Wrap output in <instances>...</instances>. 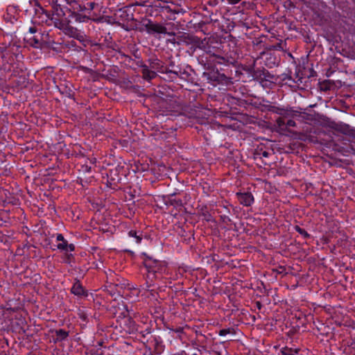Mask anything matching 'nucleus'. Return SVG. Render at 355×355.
Here are the masks:
<instances>
[{"mask_svg":"<svg viewBox=\"0 0 355 355\" xmlns=\"http://www.w3.org/2000/svg\"><path fill=\"white\" fill-rule=\"evenodd\" d=\"M62 10H56V12L53 15L52 19L54 21L55 27L62 30L66 35L76 38L77 40L82 41L83 40V35L79 32L76 28L69 26V21L65 17L64 14L62 15Z\"/></svg>","mask_w":355,"mask_h":355,"instance_id":"nucleus-1","label":"nucleus"},{"mask_svg":"<svg viewBox=\"0 0 355 355\" xmlns=\"http://www.w3.org/2000/svg\"><path fill=\"white\" fill-rule=\"evenodd\" d=\"M299 352L296 349L285 348L282 351V355H298Z\"/></svg>","mask_w":355,"mask_h":355,"instance_id":"nucleus-7","label":"nucleus"},{"mask_svg":"<svg viewBox=\"0 0 355 355\" xmlns=\"http://www.w3.org/2000/svg\"><path fill=\"white\" fill-rule=\"evenodd\" d=\"M71 292L74 295H81L84 294V289L83 286L78 282L75 283L71 288Z\"/></svg>","mask_w":355,"mask_h":355,"instance_id":"nucleus-5","label":"nucleus"},{"mask_svg":"<svg viewBox=\"0 0 355 355\" xmlns=\"http://www.w3.org/2000/svg\"><path fill=\"white\" fill-rule=\"evenodd\" d=\"M128 235L130 237H132L135 239L136 243H139L142 239V234H138L136 231L130 230L128 232Z\"/></svg>","mask_w":355,"mask_h":355,"instance_id":"nucleus-6","label":"nucleus"},{"mask_svg":"<svg viewBox=\"0 0 355 355\" xmlns=\"http://www.w3.org/2000/svg\"><path fill=\"white\" fill-rule=\"evenodd\" d=\"M295 230H297V231L300 234H302L304 237H306V236H309V235H308V234H307V232H306L305 230H302V228H300V227H298V226H297V227H295Z\"/></svg>","mask_w":355,"mask_h":355,"instance_id":"nucleus-10","label":"nucleus"},{"mask_svg":"<svg viewBox=\"0 0 355 355\" xmlns=\"http://www.w3.org/2000/svg\"><path fill=\"white\" fill-rule=\"evenodd\" d=\"M287 125L288 126H295V122L293 120H288V122H287Z\"/></svg>","mask_w":355,"mask_h":355,"instance_id":"nucleus-12","label":"nucleus"},{"mask_svg":"<svg viewBox=\"0 0 355 355\" xmlns=\"http://www.w3.org/2000/svg\"><path fill=\"white\" fill-rule=\"evenodd\" d=\"M57 334L60 336L62 338H64L67 336V333L63 330H59L57 331Z\"/></svg>","mask_w":355,"mask_h":355,"instance_id":"nucleus-11","label":"nucleus"},{"mask_svg":"<svg viewBox=\"0 0 355 355\" xmlns=\"http://www.w3.org/2000/svg\"><path fill=\"white\" fill-rule=\"evenodd\" d=\"M150 29L152 31H153L156 33H162L164 32V28L162 26L159 25V24H152Z\"/></svg>","mask_w":355,"mask_h":355,"instance_id":"nucleus-8","label":"nucleus"},{"mask_svg":"<svg viewBox=\"0 0 355 355\" xmlns=\"http://www.w3.org/2000/svg\"><path fill=\"white\" fill-rule=\"evenodd\" d=\"M236 196L240 203L244 206H250L254 202V198L250 193H237Z\"/></svg>","mask_w":355,"mask_h":355,"instance_id":"nucleus-3","label":"nucleus"},{"mask_svg":"<svg viewBox=\"0 0 355 355\" xmlns=\"http://www.w3.org/2000/svg\"><path fill=\"white\" fill-rule=\"evenodd\" d=\"M26 41L30 45L36 48H39L42 46V35H40V34L32 35V40Z\"/></svg>","mask_w":355,"mask_h":355,"instance_id":"nucleus-4","label":"nucleus"},{"mask_svg":"<svg viewBox=\"0 0 355 355\" xmlns=\"http://www.w3.org/2000/svg\"><path fill=\"white\" fill-rule=\"evenodd\" d=\"M228 333V331L226 329H223L220 331V336H225Z\"/></svg>","mask_w":355,"mask_h":355,"instance_id":"nucleus-13","label":"nucleus"},{"mask_svg":"<svg viewBox=\"0 0 355 355\" xmlns=\"http://www.w3.org/2000/svg\"><path fill=\"white\" fill-rule=\"evenodd\" d=\"M36 33V31L34 28L31 27L28 30V32L26 34L25 40H32V35H34V34Z\"/></svg>","mask_w":355,"mask_h":355,"instance_id":"nucleus-9","label":"nucleus"},{"mask_svg":"<svg viewBox=\"0 0 355 355\" xmlns=\"http://www.w3.org/2000/svg\"><path fill=\"white\" fill-rule=\"evenodd\" d=\"M154 74L153 73L152 76H150V78H152L153 77Z\"/></svg>","mask_w":355,"mask_h":355,"instance_id":"nucleus-15","label":"nucleus"},{"mask_svg":"<svg viewBox=\"0 0 355 355\" xmlns=\"http://www.w3.org/2000/svg\"><path fill=\"white\" fill-rule=\"evenodd\" d=\"M57 248L65 252H72L75 250L73 244H69L61 234L56 235Z\"/></svg>","mask_w":355,"mask_h":355,"instance_id":"nucleus-2","label":"nucleus"},{"mask_svg":"<svg viewBox=\"0 0 355 355\" xmlns=\"http://www.w3.org/2000/svg\"><path fill=\"white\" fill-rule=\"evenodd\" d=\"M241 0H228V1L232 3V4H236L239 1H240Z\"/></svg>","mask_w":355,"mask_h":355,"instance_id":"nucleus-14","label":"nucleus"}]
</instances>
